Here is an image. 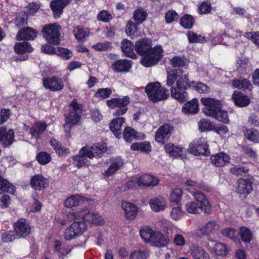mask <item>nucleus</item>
Returning <instances> with one entry per match:
<instances>
[{
	"instance_id": "f257e3e1",
	"label": "nucleus",
	"mask_w": 259,
	"mask_h": 259,
	"mask_svg": "<svg viewBox=\"0 0 259 259\" xmlns=\"http://www.w3.org/2000/svg\"><path fill=\"white\" fill-rule=\"evenodd\" d=\"M67 219L70 221H73L65 230L63 234L64 239L69 241L81 235L87 231V223L99 225L103 222L99 213L91 212L87 208L68 213Z\"/></svg>"
},
{
	"instance_id": "f03ea898",
	"label": "nucleus",
	"mask_w": 259,
	"mask_h": 259,
	"mask_svg": "<svg viewBox=\"0 0 259 259\" xmlns=\"http://www.w3.org/2000/svg\"><path fill=\"white\" fill-rule=\"evenodd\" d=\"M188 73H184L181 68L167 71L166 84L171 87V97L180 102H184L188 99L187 87L189 88Z\"/></svg>"
},
{
	"instance_id": "7ed1b4c3",
	"label": "nucleus",
	"mask_w": 259,
	"mask_h": 259,
	"mask_svg": "<svg viewBox=\"0 0 259 259\" xmlns=\"http://www.w3.org/2000/svg\"><path fill=\"white\" fill-rule=\"evenodd\" d=\"M135 49L138 54L144 56L141 62L142 64L146 67L157 64L162 57L161 47L157 46L152 49L151 40L148 38L137 41L135 45Z\"/></svg>"
},
{
	"instance_id": "20e7f679",
	"label": "nucleus",
	"mask_w": 259,
	"mask_h": 259,
	"mask_svg": "<svg viewBox=\"0 0 259 259\" xmlns=\"http://www.w3.org/2000/svg\"><path fill=\"white\" fill-rule=\"evenodd\" d=\"M194 197V201H189L185 205V210L189 213L198 214L202 211L206 213L211 211V206L207 198L201 192L193 189H188Z\"/></svg>"
},
{
	"instance_id": "39448f33",
	"label": "nucleus",
	"mask_w": 259,
	"mask_h": 259,
	"mask_svg": "<svg viewBox=\"0 0 259 259\" xmlns=\"http://www.w3.org/2000/svg\"><path fill=\"white\" fill-rule=\"evenodd\" d=\"M145 92L150 100L156 102L167 99L168 91L162 88L159 82H150L145 87Z\"/></svg>"
},
{
	"instance_id": "423d86ee",
	"label": "nucleus",
	"mask_w": 259,
	"mask_h": 259,
	"mask_svg": "<svg viewBox=\"0 0 259 259\" xmlns=\"http://www.w3.org/2000/svg\"><path fill=\"white\" fill-rule=\"evenodd\" d=\"M71 108L69 112L65 115V123L64 125L65 131L69 133L70 126L77 124L80 119V106L75 100H73L70 104Z\"/></svg>"
},
{
	"instance_id": "0eeeda50",
	"label": "nucleus",
	"mask_w": 259,
	"mask_h": 259,
	"mask_svg": "<svg viewBox=\"0 0 259 259\" xmlns=\"http://www.w3.org/2000/svg\"><path fill=\"white\" fill-rule=\"evenodd\" d=\"M220 226L215 220L209 221L195 230L196 235L199 238L206 236L208 240L213 242L211 235H214L218 232Z\"/></svg>"
},
{
	"instance_id": "6e6552de",
	"label": "nucleus",
	"mask_w": 259,
	"mask_h": 259,
	"mask_svg": "<svg viewBox=\"0 0 259 259\" xmlns=\"http://www.w3.org/2000/svg\"><path fill=\"white\" fill-rule=\"evenodd\" d=\"M60 29L56 23L47 25L43 28V35L49 43L58 45L60 42Z\"/></svg>"
},
{
	"instance_id": "1a4fd4ad",
	"label": "nucleus",
	"mask_w": 259,
	"mask_h": 259,
	"mask_svg": "<svg viewBox=\"0 0 259 259\" xmlns=\"http://www.w3.org/2000/svg\"><path fill=\"white\" fill-rule=\"evenodd\" d=\"M201 102L204 107L202 111L207 116L213 117L216 113L222 108L221 102L220 100L211 98H202Z\"/></svg>"
},
{
	"instance_id": "9d476101",
	"label": "nucleus",
	"mask_w": 259,
	"mask_h": 259,
	"mask_svg": "<svg viewBox=\"0 0 259 259\" xmlns=\"http://www.w3.org/2000/svg\"><path fill=\"white\" fill-rule=\"evenodd\" d=\"M189 151L191 153L195 155L210 154L208 145L204 138H200L191 143L190 144Z\"/></svg>"
},
{
	"instance_id": "9b49d317",
	"label": "nucleus",
	"mask_w": 259,
	"mask_h": 259,
	"mask_svg": "<svg viewBox=\"0 0 259 259\" xmlns=\"http://www.w3.org/2000/svg\"><path fill=\"white\" fill-rule=\"evenodd\" d=\"M43 85L52 92H57L64 88L62 79L58 76H52L43 79Z\"/></svg>"
},
{
	"instance_id": "f8f14e48",
	"label": "nucleus",
	"mask_w": 259,
	"mask_h": 259,
	"mask_svg": "<svg viewBox=\"0 0 259 259\" xmlns=\"http://www.w3.org/2000/svg\"><path fill=\"white\" fill-rule=\"evenodd\" d=\"M252 182L250 179H239L238 180L237 192L242 198H246L252 191Z\"/></svg>"
},
{
	"instance_id": "ddd939ff",
	"label": "nucleus",
	"mask_w": 259,
	"mask_h": 259,
	"mask_svg": "<svg viewBox=\"0 0 259 259\" xmlns=\"http://www.w3.org/2000/svg\"><path fill=\"white\" fill-rule=\"evenodd\" d=\"M174 127L169 124H165L161 126L156 131L155 140L159 143H163L170 137Z\"/></svg>"
},
{
	"instance_id": "4468645a",
	"label": "nucleus",
	"mask_w": 259,
	"mask_h": 259,
	"mask_svg": "<svg viewBox=\"0 0 259 259\" xmlns=\"http://www.w3.org/2000/svg\"><path fill=\"white\" fill-rule=\"evenodd\" d=\"M14 230L18 237H25L30 234L31 228L25 220L21 219L15 223Z\"/></svg>"
},
{
	"instance_id": "2eb2a0df",
	"label": "nucleus",
	"mask_w": 259,
	"mask_h": 259,
	"mask_svg": "<svg viewBox=\"0 0 259 259\" xmlns=\"http://www.w3.org/2000/svg\"><path fill=\"white\" fill-rule=\"evenodd\" d=\"M149 204L151 209L155 212L162 211L167 207L166 199L161 196L154 197L149 200Z\"/></svg>"
},
{
	"instance_id": "dca6fc26",
	"label": "nucleus",
	"mask_w": 259,
	"mask_h": 259,
	"mask_svg": "<svg viewBox=\"0 0 259 259\" xmlns=\"http://www.w3.org/2000/svg\"><path fill=\"white\" fill-rule=\"evenodd\" d=\"M121 206L126 219L132 220L136 218L137 214L138 207L135 204L130 202L122 201L121 202Z\"/></svg>"
},
{
	"instance_id": "f3484780",
	"label": "nucleus",
	"mask_w": 259,
	"mask_h": 259,
	"mask_svg": "<svg viewBox=\"0 0 259 259\" xmlns=\"http://www.w3.org/2000/svg\"><path fill=\"white\" fill-rule=\"evenodd\" d=\"M71 2V0H53L50 3V8L55 18H59L63 9Z\"/></svg>"
},
{
	"instance_id": "a211bd4d",
	"label": "nucleus",
	"mask_w": 259,
	"mask_h": 259,
	"mask_svg": "<svg viewBox=\"0 0 259 259\" xmlns=\"http://www.w3.org/2000/svg\"><path fill=\"white\" fill-rule=\"evenodd\" d=\"M132 67V62L127 59H120L114 62L111 69L116 72H127Z\"/></svg>"
},
{
	"instance_id": "6ab92c4d",
	"label": "nucleus",
	"mask_w": 259,
	"mask_h": 259,
	"mask_svg": "<svg viewBox=\"0 0 259 259\" xmlns=\"http://www.w3.org/2000/svg\"><path fill=\"white\" fill-rule=\"evenodd\" d=\"M188 252L193 259H210L209 254L202 247L196 244L191 245Z\"/></svg>"
},
{
	"instance_id": "aec40b11",
	"label": "nucleus",
	"mask_w": 259,
	"mask_h": 259,
	"mask_svg": "<svg viewBox=\"0 0 259 259\" xmlns=\"http://www.w3.org/2000/svg\"><path fill=\"white\" fill-rule=\"evenodd\" d=\"M14 140V131L9 129L7 131L5 128H0V142L5 147L12 144Z\"/></svg>"
},
{
	"instance_id": "412c9836",
	"label": "nucleus",
	"mask_w": 259,
	"mask_h": 259,
	"mask_svg": "<svg viewBox=\"0 0 259 259\" xmlns=\"http://www.w3.org/2000/svg\"><path fill=\"white\" fill-rule=\"evenodd\" d=\"M169 241L168 234H163L160 232H156L151 245L157 247H165Z\"/></svg>"
},
{
	"instance_id": "4be33fe9",
	"label": "nucleus",
	"mask_w": 259,
	"mask_h": 259,
	"mask_svg": "<svg viewBox=\"0 0 259 259\" xmlns=\"http://www.w3.org/2000/svg\"><path fill=\"white\" fill-rule=\"evenodd\" d=\"M138 186H155L159 183L157 178L149 175H143L135 180Z\"/></svg>"
},
{
	"instance_id": "5701e85b",
	"label": "nucleus",
	"mask_w": 259,
	"mask_h": 259,
	"mask_svg": "<svg viewBox=\"0 0 259 259\" xmlns=\"http://www.w3.org/2000/svg\"><path fill=\"white\" fill-rule=\"evenodd\" d=\"M110 165L104 172V175L109 177L115 173L123 165V162L120 157L112 158L110 159Z\"/></svg>"
},
{
	"instance_id": "b1692460",
	"label": "nucleus",
	"mask_w": 259,
	"mask_h": 259,
	"mask_svg": "<svg viewBox=\"0 0 259 259\" xmlns=\"http://www.w3.org/2000/svg\"><path fill=\"white\" fill-rule=\"evenodd\" d=\"M48 183L47 179L41 175L33 176L31 180L30 185L35 190H41L46 188Z\"/></svg>"
},
{
	"instance_id": "393cba45",
	"label": "nucleus",
	"mask_w": 259,
	"mask_h": 259,
	"mask_svg": "<svg viewBox=\"0 0 259 259\" xmlns=\"http://www.w3.org/2000/svg\"><path fill=\"white\" fill-rule=\"evenodd\" d=\"M87 154L85 148L83 147L79 150L78 154L73 157V162L78 168L89 165V161L87 159Z\"/></svg>"
},
{
	"instance_id": "a878e982",
	"label": "nucleus",
	"mask_w": 259,
	"mask_h": 259,
	"mask_svg": "<svg viewBox=\"0 0 259 259\" xmlns=\"http://www.w3.org/2000/svg\"><path fill=\"white\" fill-rule=\"evenodd\" d=\"M212 164L216 167L223 166L230 161L229 156L225 153L221 152L211 156Z\"/></svg>"
},
{
	"instance_id": "bb28decb",
	"label": "nucleus",
	"mask_w": 259,
	"mask_h": 259,
	"mask_svg": "<svg viewBox=\"0 0 259 259\" xmlns=\"http://www.w3.org/2000/svg\"><path fill=\"white\" fill-rule=\"evenodd\" d=\"M164 147L166 152L170 156L181 157L184 155L186 152L183 147L175 146L171 143L167 144Z\"/></svg>"
},
{
	"instance_id": "cd10ccee",
	"label": "nucleus",
	"mask_w": 259,
	"mask_h": 259,
	"mask_svg": "<svg viewBox=\"0 0 259 259\" xmlns=\"http://www.w3.org/2000/svg\"><path fill=\"white\" fill-rule=\"evenodd\" d=\"M36 30L29 27L20 30L17 34V38L18 40H33L37 36Z\"/></svg>"
},
{
	"instance_id": "c85d7f7f",
	"label": "nucleus",
	"mask_w": 259,
	"mask_h": 259,
	"mask_svg": "<svg viewBox=\"0 0 259 259\" xmlns=\"http://www.w3.org/2000/svg\"><path fill=\"white\" fill-rule=\"evenodd\" d=\"M84 148H85V151L87 152V156L90 159L100 157L105 152L103 146L98 144L91 147L85 146Z\"/></svg>"
},
{
	"instance_id": "c756f323",
	"label": "nucleus",
	"mask_w": 259,
	"mask_h": 259,
	"mask_svg": "<svg viewBox=\"0 0 259 259\" xmlns=\"http://www.w3.org/2000/svg\"><path fill=\"white\" fill-rule=\"evenodd\" d=\"M232 99L235 104L239 107H246L250 103V100L247 96L238 91L234 92Z\"/></svg>"
},
{
	"instance_id": "7c9ffc66",
	"label": "nucleus",
	"mask_w": 259,
	"mask_h": 259,
	"mask_svg": "<svg viewBox=\"0 0 259 259\" xmlns=\"http://www.w3.org/2000/svg\"><path fill=\"white\" fill-rule=\"evenodd\" d=\"M124 122V118L120 117L112 120L110 123V128L117 138L121 137V127Z\"/></svg>"
},
{
	"instance_id": "2f4dec72",
	"label": "nucleus",
	"mask_w": 259,
	"mask_h": 259,
	"mask_svg": "<svg viewBox=\"0 0 259 259\" xmlns=\"http://www.w3.org/2000/svg\"><path fill=\"white\" fill-rule=\"evenodd\" d=\"M118 103L117 105V109L113 113L114 115L120 116L124 114L127 110V105L130 103L129 98L125 96L121 98H118Z\"/></svg>"
},
{
	"instance_id": "473e14b6",
	"label": "nucleus",
	"mask_w": 259,
	"mask_h": 259,
	"mask_svg": "<svg viewBox=\"0 0 259 259\" xmlns=\"http://www.w3.org/2000/svg\"><path fill=\"white\" fill-rule=\"evenodd\" d=\"M199 111L198 101L197 99L194 98L191 101L184 104L182 111L186 114L197 113Z\"/></svg>"
},
{
	"instance_id": "72a5a7b5",
	"label": "nucleus",
	"mask_w": 259,
	"mask_h": 259,
	"mask_svg": "<svg viewBox=\"0 0 259 259\" xmlns=\"http://www.w3.org/2000/svg\"><path fill=\"white\" fill-rule=\"evenodd\" d=\"M156 232L153 231L148 226L143 227L140 230V233L141 238L145 242H149L150 244L153 241Z\"/></svg>"
},
{
	"instance_id": "f704fd0d",
	"label": "nucleus",
	"mask_w": 259,
	"mask_h": 259,
	"mask_svg": "<svg viewBox=\"0 0 259 259\" xmlns=\"http://www.w3.org/2000/svg\"><path fill=\"white\" fill-rule=\"evenodd\" d=\"M54 246L56 252L62 258L68 254L71 250L69 246L63 244L60 241H56Z\"/></svg>"
},
{
	"instance_id": "c9c22d12",
	"label": "nucleus",
	"mask_w": 259,
	"mask_h": 259,
	"mask_svg": "<svg viewBox=\"0 0 259 259\" xmlns=\"http://www.w3.org/2000/svg\"><path fill=\"white\" fill-rule=\"evenodd\" d=\"M121 48L122 52L128 57H133L136 55L134 52L135 46L133 43L127 39H124L121 42Z\"/></svg>"
},
{
	"instance_id": "e433bc0d",
	"label": "nucleus",
	"mask_w": 259,
	"mask_h": 259,
	"mask_svg": "<svg viewBox=\"0 0 259 259\" xmlns=\"http://www.w3.org/2000/svg\"><path fill=\"white\" fill-rule=\"evenodd\" d=\"M82 201V197L79 195H73L68 197L64 201V206L67 208H72L78 206Z\"/></svg>"
},
{
	"instance_id": "4c0bfd02",
	"label": "nucleus",
	"mask_w": 259,
	"mask_h": 259,
	"mask_svg": "<svg viewBox=\"0 0 259 259\" xmlns=\"http://www.w3.org/2000/svg\"><path fill=\"white\" fill-rule=\"evenodd\" d=\"M47 128V124L44 122L35 123L30 131V133L37 139L39 137Z\"/></svg>"
},
{
	"instance_id": "58836bf2",
	"label": "nucleus",
	"mask_w": 259,
	"mask_h": 259,
	"mask_svg": "<svg viewBox=\"0 0 259 259\" xmlns=\"http://www.w3.org/2000/svg\"><path fill=\"white\" fill-rule=\"evenodd\" d=\"M14 49L15 52L19 54L30 53L33 50L29 43L26 41L16 44L14 46Z\"/></svg>"
},
{
	"instance_id": "ea45409f",
	"label": "nucleus",
	"mask_w": 259,
	"mask_h": 259,
	"mask_svg": "<svg viewBox=\"0 0 259 259\" xmlns=\"http://www.w3.org/2000/svg\"><path fill=\"white\" fill-rule=\"evenodd\" d=\"M125 31L127 35L131 36L132 38L140 35V32L138 29L137 25L132 21H129L126 24Z\"/></svg>"
},
{
	"instance_id": "a19ab883",
	"label": "nucleus",
	"mask_w": 259,
	"mask_h": 259,
	"mask_svg": "<svg viewBox=\"0 0 259 259\" xmlns=\"http://www.w3.org/2000/svg\"><path fill=\"white\" fill-rule=\"evenodd\" d=\"M245 137L249 141L259 143V131L245 128L243 130Z\"/></svg>"
},
{
	"instance_id": "79ce46f5",
	"label": "nucleus",
	"mask_w": 259,
	"mask_h": 259,
	"mask_svg": "<svg viewBox=\"0 0 259 259\" xmlns=\"http://www.w3.org/2000/svg\"><path fill=\"white\" fill-rule=\"evenodd\" d=\"M232 85L234 88L238 89H249L251 87L250 81L244 78L233 80Z\"/></svg>"
},
{
	"instance_id": "37998d69",
	"label": "nucleus",
	"mask_w": 259,
	"mask_h": 259,
	"mask_svg": "<svg viewBox=\"0 0 259 259\" xmlns=\"http://www.w3.org/2000/svg\"><path fill=\"white\" fill-rule=\"evenodd\" d=\"M183 195L182 190L180 188H176L172 190L169 196V201L178 204L181 201Z\"/></svg>"
},
{
	"instance_id": "c03bdc74",
	"label": "nucleus",
	"mask_w": 259,
	"mask_h": 259,
	"mask_svg": "<svg viewBox=\"0 0 259 259\" xmlns=\"http://www.w3.org/2000/svg\"><path fill=\"white\" fill-rule=\"evenodd\" d=\"M15 191V186L12 185L6 179L0 180V193L4 192H8L14 193Z\"/></svg>"
},
{
	"instance_id": "a18cd8bd",
	"label": "nucleus",
	"mask_w": 259,
	"mask_h": 259,
	"mask_svg": "<svg viewBox=\"0 0 259 259\" xmlns=\"http://www.w3.org/2000/svg\"><path fill=\"white\" fill-rule=\"evenodd\" d=\"M189 88H192L200 93H207L209 90V88L204 83L192 81L189 83Z\"/></svg>"
},
{
	"instance_id": "49530a36",
	"label": "nucleus",
	"mask_w": 259,
	"mask_h": 259,
	"mask_svg": "<svg viewBox=\"0 0 259 259\" xmlns=\"http://www.w3.org/2000/svg\"><path fill=\"white\" fill-rule=\"evenodd\" d=\"M173 67H183L189 63V61L184 57L175 56L170 60Z\"/></svg>"
},
{
	"instance_id": "de8ad7c7",
	"label": "nucleus",
	"mask_w": 259,
	"mask_h": 259,
	"mask_svg": "<svg viewBox=\"0 0 259 259\" xmlns=\"http://www.w3.org/2000/svg\"><path fill=\"white\" fill-rule=\"evenodd\" d=\"M149 252L147 249H139L132 252L129 259H147Z\"/></svg>"
},
{
	"instance_id": "09e8293b",
	"label": "nucleus",
	"mask_w": 259,
	"mask_h": 259,
	"mask_svg": "<svg viewBox=\"0 0 259 259\" xmlns=\"http://www.w3.org/2000/svg\"><path fill=\"white\" fill-rule=\"evenodd\" d=\"M194 20L190 15H185L181 18L180 24L185 28H191L194 25Z\"/></svg>"
},
{
	"instance_id": "8fccbe9b",
	"label": "nucleus",
	"mask_w": 259,
	"mask_h": 259,
	"mask_svg": "<svg viewBox=\"0 0 259 259\" xmlns=\"http://www.w3.org/2000/svg\"><path fill=\"white\" fill-rule=\"evenodd\" d=\"M147 14L143 9H138L134 14V19L138 23H142L146 19Z\"/></svg>"
},
{
	"instance_id": "3c124183",
	"label": "nucleus",
	"mask_w": 259,
	"mask_h": 259,
	"mask_svg": "<svg viewBox=\"0 0 259 259\" xmlns=\"http://www.w3.org/2000/svg\"><path fill=\"white\" fill-rule=\"evenodd\" d=\"M215 253L220 256L226 255L228 253V250L226 246L223 243H217L213 247Z\"/></svg>"
},
{
	"instance_id": "603ef678",
	"label": "nucleus",
	"mask_w": 259,
	"mask_h": 259,
	"mask_svg": "<svg viewBox=\"0 0 259 259\" xmlns=\"http://www.w3.org/2000/svg\"><path fill=\"white\" fill-rule=\"evenodd\" d=\"M136 132L134 129L130 127L125 128L123 132V138L126 142H131L136 138Z\"/></svg>"
},
{
	"instance_id": "864d4df0",
	"label": "nucleus",
	"mask_w": 259,
	"mask_h": 259,
	"mask_svg": "<svg viewBox=\"0 0 259 259\" xmlns=\"http://www.w3.org/2000/svg\"><path fill=\"white\" fill-rule=\"evenodd\" d=\"M36 159L39 163L45 165L50 162L52 158L50 154L46 152H41L37 154Z\"/></svg>"
},
{
	"instance_id": "5fc2aeb1",
	"label": "nucleus",
	"mask_w": 259,
	"mask_h": 259,
	"mask_svg": "<svg viewBox=\"0 0 259 259\" xmlns=\"http://www.w3.org/2000/svg\"><path fill=\"white\" fill-rule=\"evenodd\" d=\"M213 118L224 123L227 124L229 123L228 112L226 111L222 110V108L216 113V115Z\"/></svg>"
},
{
	"instance_id": "6e6d98bb",
	"label": "nucleus",
	"mask_w": 259,
	"mask_h": 259,
	"mask_svg": "<svg viewBox=\"0 0 259 259\" xmlns=\"http://www.w3.org/2000/svg\"><path fill=\"white\" fill-rule=\"evenodd\" d=\"M240 234L242 240L246 243L249 242L251 240L252 233L250 231L245 227L240 229Z\"/></svg>"
},
{
	"instance_id": "4d7b16f0",
	"label": "nucleus",
	"mask_w": 259,
	"mask_h": 259,
	"mask_svg": "<svg viewBox=\"0 0 259 259\" xmlns=\"http://www.w3.org/2000/svg\"><path fill=\"white\" fill-rule=\"evenodd\" d=\"M112 16L107 10H102L97 15V19L98 20L107 23L112 19Z\"/></svg>"
},
{
	"instance_id": "13d9d810",
	"label": "nucleus",
	"mask_w": 259,
	"mask_h": 259,
	"mask_svg": "<svg viewBox=\"0 0 259 259\" xmlns=\"http://www.w3.org/2000/svg\"><path fill=\"white\" fill-rule=\"evenodd\" d=\"M187 36L189 42L192 43L202 42L204 40L203 36L192 31H189L187 33Z\"/></svg>"
},
{
	"instance_id": "bf43d9fd",
	"label": "nucleus",
	"mask_w": 259,
	"mask_h": 259,
	"mask_svg": "<svg viewBox=\"0 0 259 259\" xmlns=\"http://www.w3.org/2000/svg\"><path fill=\"white\" fill-rule=\"evenodd\" d=\"M244 36L259 47V31L246 32Z\"/></svg>"
},
{
	"instance_id": "052dcab7",
	"label": "nucleus",
	"mask_w": 259,
	"mask_h": 259,
	"mask_svg": "<svg viewBox=\"0 0 259 259\" xmlns=\"http://www.w3.org/2000/svg\"><path fill=\"white\" fill-rule=\"evenodd\" d=\"M73 32L75 38L78 41L83 40L87 36L86 32L80 26L76 27L73 30Z\"/></svg>"
},
{
	"instance_id": "680f3d73",
	"label": "nucleus",
	"mask_w": 259,
	"mask_h": 259,
	"mask_svg": "<svg viewBox=\"0 0 259 259\" xmlns=\"http://www.w3.org/2000/svg\"><path fill=\"white\" fill-rule=\"evenodd\" d=\"M56 54L66 59H69L72 55L71 52L68 49L61 47L56 48Z\"/></svg>"
},
{
	"instance_id": "e2e57ef3",
	"label": "nucleus",
	"mask_w": 259,
	"mask_h": 259,
	"mask_svg": "<svg viewBox=\"0 0 259 259\" xmlns=\"http://www.w3.org/2000/svg\"><path fill=\"white\" fill-rule=\"evenodd\" d=\"M179 15L174 11H168L165 15V22L167 24L171 23L174 21L178 20Z\"/></svg>"
},
{
	"instance_id": "0e129e2a",
	"label": "nucleus",
	"mask_w": 259,
	"mask_h": 259,
	"mask_svg": "<svg viewBox=\"0 0 259 259\" xmlns=\"http://www.w3.org/2000/svg\"><path fill=\"white\" fill-rule=\"evenodd\" d=\"M199 129L202 131H210L212 130V124L207 119H201L198 123Z\"/></svg>"
},
{
	"instance_id": "69168bd1",
	"label": "nucleus",
	"mask_w": 259,
	"mask_h": 259,
	"mask_svg": "<svg viewBox=\"0 0 259 259\" xmlns=\"http://www.w3.org/2000/svg\"><path fill=\"white\" fill-rule=\"evenodd\" d=\"M112 93V91L109 88L99 89L95 94L96 97H100L105 99L108 98Z\"/></svg>"
},
{
	"instance_id": "338daca9",
	"label": "nucleus",
	"mask_w": 259,
	"mask_h": 259,
	"mask_svg": "<svg viewBox=\"0 0 259 259\" xmlns=\"http://www.w3.org/2000/svg\"><path fill=\"white\" fill-rule=\"evenodd\" d=\"M222 234L223 236L228 237L234 241H236L237 240V237H236V231L233 228H227L223 229L222 232Z\"/></svg>"
},
{
	"instance_id": "774afa93",
	"label": "nucleus",
	"mask_w": 259,
	"mask_h": 259,
	"mask_svg": "<svg viewBox=\"0 0 259 259\" xmlns=\"http://www.w3.org/2000/svg\"><path fill=\"white\" fill-rule=\"evenodd\" d=\"M248 171V168L246 166L236 165L231 168V172L235 175H242Z\"/></svg>"
}]
</instances>
